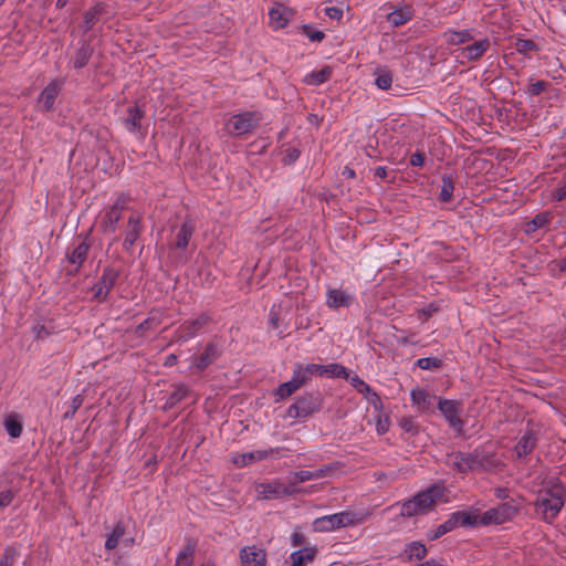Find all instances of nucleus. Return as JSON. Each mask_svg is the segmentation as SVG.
Masks as SVG:
<instances>
[{"instance_id":"1","label":"nucleus","mask_w":566,"mask_h":566,"mask_svg":"<svg viewBox=\"0 0 566 566\" xmlns=\"http://www.w3.org/2000/svg\"><path fill=\"white\" fill-rule=\"evenodd\" d=\"M565 491L559 483L548 482L537 492L534 503L536 513L546 521H553L564 506Z\"/></svg>"},{"instance_id":"2","label":"nucleus","mask_w":566,"mask_h":566,"mask_svg":"<svg viewBox=\"0 0 566 566\" xmlns=\"http://www.w3.org/2000/svg\"><path fill=\"white\" fill-rule=\"evenodd\" d=\"M446 501L444 488L436 484L401 503L400 514L403 517L422 515L430 512L438 503Z\"/></svg>"},{"instance_id":"3","label":"nucleus","mask_w":566,"mask_h":566,"mask_svg":"<svg viewBox=\"0 0 566 566\" xmlns=\"http://www.w3.org/2000/svg\"><path fill=\"white\" fill-rule=\"evenodd\" d=\"M448 462L460 472L469 470L484 469L490 470L499 465V461L493 457L481 455L479 453L455 452L448 455Z\"/></svg>"},{"instance_id":"4","label":"nucleus","mask_w":566,"mask_h":566,"mask_svg":"<svg viewBox=\"0 0 566 566\" xmlns=\"http://www.w3.org/2000/svg\"><path fill=\"white\" fill-rule=\"evenodd\" d=\"M258 112H245L231 115L224 123V129L231 136H242L252 132L261 122Z\"/></svg>"},{"instance_id":"5","label":"nucleus","mask_w":566,"mask_h":566,"mask_svg":"<svg viewBox=\"0 0 566 566\" xmlns=\"http://www.w3.org/2000/svg\"><path fill=\"white\" fill-rule=\"evenodd\" d=\"M357 523L356 515L350 512H339L331 515L317 517L313 522V528L316 532H332L340 527H346Z\"/></svg>"},{"instance_id":"6","label":"nucleus","mask_w":566,"mask_h":566,"mask_svg":"<svg viewBox=\"0 0 566 566\" xmlns=\"http://www.w3.org/2000/svg\"><path fill=\"white\" fill-rule=\"evenodd\" d=\"M518 511V505L512 502H505L496 507L490 509L486 512H483V518L485 521V526L488 525H499L510 521Z\"/></svg>"},{"instance_id":"7","label":"nucleus","mask_w":566,"mask_h":566,"mask_svg":"<svg viewBox=\"0 0 566 566\" xmlns=\"http://www.w3.org/2000/svg\"><path fill=\"white\" fill-rule=\"evenodd\" d=\"M125 200L123 198H117L116 201L105 208L99 213V226L105 233H114L116 231V224L120 219L122 211L125 208Z\"/></svg>"},{"instance_id":"8","label":"nucleus","mask_w":566,"mask_h":566,"mask_svg":"<svg viewBox=\"0 0 566 566\" xmlns=\"http://www.w3.org/2000/svg\"><path fill=\"white\" fill-rule=\"evenodd\" d=\"M412 406L422 413H433L437 396L422 388H413L410 392Z\"/></svg>"},{"instance_id":"9","label":"nucleus","mask_w":566,"mask_h":566,"mask_svg":"<svg viewBox=\"0 0 566 566\" xmlns=\"http://www.w3.org/2000/svg\"><path fill=\"white\" fill-rule=\"evenodd\" d=\"M241 566H268L266 552L256 545L244 546L240 549Z\"/></svg>"},{"instance_id":"10","label":"nucleus","mask_w":566,"mask_h":566,"mask_svg":"<svg viewBox=\"0 0 566 566\" xmlns=\"http://www.w3.org/2000/svg\"><path fill=\"white\" fill-rule=\"evenodd\" d=\"M355 301L354 293L343 289H327L326 305L332 310L349 307Z\"/></svg>"},{"instance_id":"11","label":"nucleus","mask_w":566,"mask_h":566,"mask_svg":"<svg viewBox=\"0 0 566 566\" xmlns=\"http://www.w3.org/2000/svg\"><path fill=\"white\" fill-rule=\"evenodd\" d=\"M438 409L444 416L450 426L457 430L462 429L463 422L459 417L460 403L458 401L440 399L438 400Z\"/></svg>"},{"instance_id":"12","label":"nucleus","mask_w":566,"mask_h":566,"mask_svg":"<svg viewBox=\"0 0 566 566\" xmlns=\"http://www.w3.org/2000/svg\"><path fill=\"white\" fill-rule=\"evenodd\" d=\"M451 517L458 526H485V521L483 518V513L479 510L471 509L469 511H459L451 514Z\"/></svg>"},{"instance_id":"13","label":"nucleus","mask_w":566,"mask_h":566,"mask_svg":"<svg viewBox=\"0 0 566 566\" xmlns=\"http://www.w3.org/2000/svg\"><path fill=\"white\" fill-rule=\"evenodd\" d=\"M292 15V9L282 3H275L269 10V23L274 30H280L287 25Z\"/></svg>"},{"instance_id":"14","label":"nucleus","mask_w":566,"mask_h":566,"mask_svg":"<svg viewBox=\"0 0 566 566\" xmlns=\"http://www.w3.org/2000/svg\"><path fill=\"white\" fill-rule=\"evenodd\" d=\"M293 492V488L290 485L283 484L279 481L271 483H262L256 486V493L260 499H277L283 495L291 494Z\"/></svg>"},{"instance_id":"15","label":"nucleus","mask_w":566,"mask_h":566,"mask_svg":"<svg viewBox=\"0 0 566 566\" xmlns=\"http://www.w3.org/2000/svg\"><path fill=\"white\" fill-rule=\"evenodd\" d=\"M490 44L491 42L488 38L481 39L461 48L457 56L467 61H476L489 50Z\"/></svg>"},{"instance_id":"16","label":"nucleus","mask_w":566,"mask_h":566,"mask_svg":"<svg viewBox=\"0 0 566 566\" xmlns=\"http://www.w3.org/2000/svg\"><path fill=\"white\" fill-rule=\"evenodd\" d=\"M142 233V226H140V216L137 213L130 214L126 230H125V238H124V249L126 251H130L139 238Z\"/></svg>"},{"instance_id":"17","label":"nucleus","mask_w":566,"mask_h":566,"mask_svg":"<svg viewBox=\"0 0 566 566\" xmlns=\"http://www.w3.org/2000/svg\"><path fill=\"white\" fill-rule=\"evenodd\" d=\"M117 272L113 269H105L101 280L94 285V296L104 300L115 284Z\"/></svg>"},{"instance_id":"18","label":"nucleus","mask_w":566,"mask_h":566,"mask_svg":"<svg viewBox=\"0 0 566 566\" xmlns=\"http://www.w3.org/2000/svg\"><path fill=\"white\" fill-rule=\"evenodd\" d=\"M209 317L207 315H200L199 317L184 323L178 331V338L181 342H187L195 337L197 333L207 325Z\"/></svg>"},{"instance_id":"19","label":"nucleus","mask_w":566,"mask_h":566,"mask_svg":"<svg viewBox=\"0 0 566 566\" xmlns=\"http://www.w3.org/2000/svg\"><path fill=\"white\" fill-rule=\"evenodd\" d=\"M274 452H275L274 449L256 450V451L237 454L233 457L232 460L237 467H245L251 463L265 460V459L270 458L272 454H274Z\"/></svg>"},{"instance_id":"20","label":"nucleus","mask_w":566,"mask_h":566,"mask_svg":"<svg viewBox=\"0 0 566 566\" xmlns=\"http://www.w3.org/2000/svg\"><path fill=\"white\" fill-rule=\"evenodd\" d=\"M218 348L214 344L209 343L203 353L200 356H192L191 357V366L197 369H205L208 367L214 359L218 357Z\"/></svg>"},{"instance_id":"21","label":"nucleus","mask_w":566,"mask_h":566,"mask_svg":"<svg viewBox=\"0 0 566 566\" xmlns=\"http://www.w3.org/2000/svg\"><path fill=\"white\" fill-rule=\"evenodd\" d=\"M61 83L54 81L50 83L41 93L39 104L45 109L50 111L60 93Z\"/></svg>"},{"instance_id":"22","label":"nucleus","mask_w":566,"mask_h":566,"mask_svg":"<svg viewBox=\"0 0 566 566\" xmlns=\"http://www.w3.org/2000/svg\"><path fill=\"white\" fill-rule=\"evenodd\" d=\"M317 554L315 546H307L298 551L293 552L290 555L292 566H306L312 563Z\"/></svg>"},{"instance_id":"23","label":"nucleus","mask_w":566,"mask_h":566,"mask_svg":"<svg viewBox=\"0 0 566 566\" xmlns=\"http://www.w3.org/2000/svg\"><path fill=\"white\" fill-rule=\"evenodd\" d=\"M413 17V10L409 6H402L395 9L387 15L388 22L394 27L406 24Z\"/></svg>"},{"instance_id":"24","label":"nucleus","mask_w":566,"mask_h":566,"mask_svg":"<svg viewBox=\"0 0 566 566\" xmlns=\"http://www.w3.org/2000/svg\"><path fill=\"white\" fill-rule=\"evenodd\" d=\"M552 220L549 212H542L536 214L532 220L525 222L524 232L528 235H533L536 231L545 229Z\"/></svg>"},{"instance_id":"25","label":"nucleus","mask_w":566,"mask_h":566,"mask_svg":"<svg viewBox=\"0 0 566 566\" xmlns=\"http://www.w3.org/2000/svg\"><path fill=\"white\" fill-rule=\"evenodd\" d=\"M193 230L195 226L190 221H185L177 232L175 247L177 249H186L190 238L192 237Z\"/></svg>"},{"instance_id":"26","label":"nucleus","mask_w":566,"mask_h":566,"mask_svg":"<svg viewBox=\"0 0 566 566\" xmlns=\"http://www.w3.org/2000/svg\"><path fill=\"white\" fill-rule=\"evenodd\" d=\"M142 118L143 112L138 106L129 107L127 111V117L124 120L125 127L132 133L138 132Z\"/></svg>"},{"instance_id":"27","label":"nucleus","mask_w":566,"mask_h":566,"mask_svg":"<svg viewBox=\"0 0 566 566\" xmlns=\"http://www.w3.org/2000/svg\"><path fill=\"white\" fill-rule=\"evenodd\" d=\"M375 84L380 90H388L392 84V73L389 69L379 66L374 71Z\"/></svg>"},{"instance_id":"28","label":"nucleus","mask_w":566,"mask_h":566,"mask_svg":"<svg viewBox=\"0 0 566 566\" xmlns=\"http://www.w3.org/2000/svg\"><path fill=\"white\" fill-rule=\"evenodd\" d=\"M90 250V244L86 241H82L74 250L67 255L70 263L75 265L76 269L84 262Z\"/></svg>"},{"instance_id":"29","label":"nucleus","mask_w":566,"mask_h":566,"mask_svg":"<svg viewBox=\"0 0 566 566\" xmlns=\"http://www.w3.org/2000/svg\"><path fill=\"white\" fill-rule=\"evenodd\" d=\"M535 436L533 432L525 433L520 441L517 442L515 447V452L518 458L526 457L534 448L535 446Z\"/></svg>"},{"instance_id":"30","label":"nucleus","mask_w":566,"mask_h":566,"mask_svg":"<svg viewBox=\"0 0 566 566\" xmlns=\"http://www.w3.org/2000/svg\"><path fill=\"white\" fill-rule=\"evenodd\" d=\"M332 74L329 66H325L317 71H312L304 76V82L308 85H319L326 82Z\"/></svg>"},{"instance_id":"31","label":"nucleus","mask_w":566,"mask_h":566,"mask_svg":"<svg viewBox=\"0 0 566 566\" xmlns=\"http://www.w3.org/2000/svg\"><path fill=\"white\" fill-rule=\"evenodd\" d=\"M4 428L12 438H18L22 433V423L18 415H10L4 419Z\"/></svg>"},{"instance_id":"32","label":"nucleus","mask_w":566,"mask_h":566,"mask_svg":"<svg viewBox=\"0 0 566 566\" xmlns=\"http://www.w3.org/2000/svg\"><path fill=\"white\" fill-rule=\"evenodd\" d=\"M104 12V7L101 4L95 6L93 9H91L88 12L84 15V23L83 29L84 31L91 30L96 22L99 20V17Z\"/></svg>"},{"instance_id":"33","label":"nucleus","mask_w":566,"mask_h":566,"mask_svg":"<svg viewBox=\"0 0 566 566\" xmlns=\"http://www.w3.org/2000/svg\"><path fill=\"white\" fill-rule=\"evenodd\" d=\"M444 36L448 43L452 45L463 44L469 42L472 39V35L469 30L462 31H448L444 33Z\"/></svg>"},{"instance_id":"34","label":"nucleus","mask_w":566,"mask_h":566,"mask_svg":"<svg viewBox=\"0 0 566 566\" xmlns=\"http://www.w3.org/2000/svg\"><path fill=\"white\" fill-rule=\"evenodd\" d=\"M405 552L407 554L408 559L420 560V559L424 558V556L427 554V548L420 542H411L410 544H408Z\"/></svg>"},{"instance_id":"35","label":"nucleus","mask_w":566,"mask_h":566,"mask_svg":"<svg viewBox=\"0 0 566 566\" xmlns=\"http://www.w3.org/2000/svg\"><path fill=\"white\" fill-rule=\"evenodd\" d=\"M454 528H455V524H454L452 517L450 516L444 523L440 524L433 531H430L427 534V537L430 541H434V539H438L439 537H441L442 535L451 532Z\"/></svg>"},{"instance_id":"36","label":"nucleus","mask_w":566,"mask_h":566,"mask_svg":"<svg viewBox=\"0 0 566 566\" xmlns=\"http://www.w3.org/2000/svg\"><path fill=\"white\" fill-rule=\"evenodd\" d=\"M91 55H92V49L88 45L81 46L76 51V53L72 60L73 66L75 69L83 67L88 62Z\"/></svg>"},{"instance_id":"37","label":"nucleus","mask_w":566,"mask_h":566,"mask_svg":"<svg viewBox=\"0 0 566 566\" xmlns=\"http://www.w3.org/2000/svg\"><path fill=\"white\" fill-rule=\"evenodd\" d=\"M324 377H329V378L337 377V378L346 379V378H348V371L344 366L333 363V364L324 365Z\"/></svg>"},{"instance_id":"38","label":"nucleus","mask_w":566,"mask_h":566,"mask_svg":"<svg viewBox=\"0 0 566 566\" xmlns=\"http://www.w3.org/2000/svg\"><path fill=\"white\" fill-rule=\"evenodd\" d=\"M298 389V386L292 379L285 381L279 386L275 391L276 401L284 400L294 394Z\"/></svg>"},{"instance_id":"39","label":"nucleus","mask_w":566,"mask_h":566,"mask_svg":"<svg viewBox=\"0 0 566 566\" xmlns=\"http://www.w3.org/2000/svg\"><path fill=\"white\" fill-rule=\"evenodd\" d=\"M454 186L452 178L448 175H444L442 177V185H441V191L439 195V198L443 202H448L452 199Z\"/></svg>"},{"instance_id":"40","label":"nucleus","mask_w":566,"mask_h":566,"mask_svg":"<svg viewBox=\"0 0 566 566\" xmlns=\"http://www.w3.org/2000/svg\"><path fill=\"white\" fill-rule=\"evenodd\" d=\"M310 378L306 366H303L302 364H296L294 366L291 379L296 384V386H298V388H301Z\"/></svg>"},{"instance_id":"41","label":"nucleus","mask_w":566,"mask_h":566,"mask_svg":"<svg viewBox=\"0 0 566 566\" xmlns=\"http://www.w3.org/2000/svg\"><path fill=\"white\" fill-rule=\"evenodd\" d=\"M125 534V526L122 523H117L112 532V534L107 537L105 542V547L107 549H113L117 546L118 541Z\"/></svg>"},{"instance_id":"42","label":"nucleus","mask_w":566,"mask_h":566,"mask_svg":"<svg viewBox=\"0 0 566 566\" xmlns=\"http://www.w3.org/2000/svg\"><path fill=\"white\" fill-rule=\"evenodd\" d=\"M193 552L195 548L191 545H187V547L178 554L175 566H191Z\"/></svg>"},{"instance_id":"43","label":"nucleus","mask_w":566,"mask_h":566,"mask_svg":"<svg viewBox=\"0 0 566 566\" xmlns=\"http://www.w3.org/2000/svg\"><path fill=\"white\" fill-rule=\"evenodd\" d=\"M305 400H298L294 405L290 406L287 413L290 417H305L310 413V410L305 406Z\"/></svg>"},{"instance_id":"44","label":"nucleus","mask_w":566,"mask_h":566,"mask_svg":"<svg viewBox=\"0 0 566 566\" xmlns=\"http://www.w3.org/2000/svg\"><path fill=\"white\" fill-rule=\"evenodd\" d=\"M349 384L360 394L369 392V385L365 382L361 378H359L357 375L350 376L348 374V378H346Z\"/></svg>"},{"instance_id":"45","label":"nucleus","mask_w":566,"mask_h":566,"mask_svg":"<svg viewBox=\"0 0 566 566\" xmlns=\"http://www.w3.org/2000/svg\"><path fill=\"white\" fill-rule=\"evenodd\" d=\"M310 480H315V475L312 474V471L302 470L293 474L290 486L292 488V485L295 483H302Z\"/></svg>"},{"instance_id":"46","label":"nucleus","mask_w":566,"mask_h":566,"mask_svg":"<svg viewBox=\"0 0 566 566\" xmlns=\"http://www.w3.org/2000/svg\"><path fill=\"white\" fill-rule=\"evenodd\" d=\"M417 366L421 369H436L440 366V360L436 358L424 357L417 360Z\"/></svg>"},{"instance_id":"47","label":"nucleus","mask_w":566,"mask_h":566,"mask_svg":"<svg viewBox=\"0 0 566 566\" xmlns=\"http://www.w3.org/2000/svg\"><path fill=\"white\" fill-rule=\"evenodd\" d=\"M535 50V43L531 40H518L516 42V51L523 54Z\"/></svg>"},{"instance_id":"48","label":"nucleus","mask_w":566,"mask_h":566,"mask_svg":"<svg viewBox=\"0 0 566 566\" xmlns=\"http://www.w3.org/2000/svg\"><path fill=\"white\" fill-rule=\"evenodd\" d=\"M303 33L311 40V41H322L324 38V33L318 30L312 29L310 25H305L303 28Z\"/></svg>"},{"instance_id":"49","label":"nucleus","mask_w":566,"mask_h":566,"mask_svg":"<svg viewBox=\"0 0 566 566\" xmlns=\"http://www.w3.org/2000/svg\"><path fill=\"white\" fill-rule=\"evenodd\" d=\"M83 403V397L81 395H76L71 402L70 409L65 412V417H73L75 412L80 409Z\"/></svg>"},{"instance_id":"50","label":"nucleus","mask_w":566,"mask_h":566,"mask_svg":"<svg viewBox=\"0 0 566 566\" xmlns=\"http://www.w3.org/2000/svg\"><path fill=\"white\" fill-rule=\"evenodd\" d=\"M307 371L311 376H321L324 377V365L319 364H308L306 365Z\"/></svg>"},{"instance_id":"51","label":"nucleus","mask_w":566,"mask_h":566,"mask_svg":"<svg viewBox=\"0 0 566 566\" xmlns=\"http://www.w3.org/2000/svg\"><path fill=\"white\" fill-rule=\"evenodd\" d=\"M324 11L325 14L333 20H339L343 17V10L337 7H327Z\"/></svg>"},{"instance_id":"52","label":"nucleus","mask_w":566,"mask_h":566,"mask_svg":"<svg viewBox=\"0 0 566 566\" xmlns=\"http://www.w3.org/2000/svg\"><path fill=\"white\" fill-rule=\"evenodd\" d=\"M13 500V493L10 490L0 492V507L8 506Z\"/></svg>"},{"instance_id":"53","label":"nucleus","mask_w":566,"mask_h":566,"mask_svg":"<svg viewBox=\"0 0 566 566\" xmlns=\"http://www.w3.org/2000/svg\"><path fill=\"white\" fill-rule=\"evenodd\" d=\"M300 157V151L296 148H287L284 156L285 164H292Z\"/></svg>"},{"instance_id":"54","label":"nucleus","mask_w":566,"mask_h":566,"mask_svg":"<svg viewBox=\"0 0 566 566\" xmlns=\"http://www.w3.org/2000/svg\"><path fill=\"white\" fill-rule=\"evenodd\" d=\"M545 88V83L543 81H537L534 83H531L528 86V93L532 95H538L541 94Z\"/></svg>"},{"instance_id":"55","label":"nucleus","mask_w":566,"mask_h":566,"mask_svg":"<svg viewBox=\"0 0 566 566\" xmlns=\"http://www.w3.org/2000/svg\"><path fill=\"white\" fill-rule=\"evenodd\" d=\"M365 398L373 403L375 407H378L380 405V398L379 396L369 387V392L363 394Z\"/></svg>"},{"instance_id":"56","label":"nucleus","mask_w":566,"mask_h":566,"mask_svg":"<svg viewBox=\"0 0 566 566\" xmlns=\"http://www.w3.org/2000/svg\"><path fill=\"white\" fill-rule=\"evenodd\" d=\"M365 398L373 403L375 407H378L380 405V398L379 396L369 387V392L363 394Z\"/></svg>"},{"instance_id":"57","label":"nucleus","mask_w":566,"mask_h":566,"mask_svg":"<svg viewBox=\"0 0 566 566\" xmlns=\"http://www.w3.org/2000/svg\"><path fill=\"white\" fill-rule=\"evenodd\" d=\"M187 389L184 386L176 388V391L171 395L170 401L175 402L182 399L186 396Z\"/></svg>"},{"instance_id":"58","label":"nucleus","mask_w":566,"mask_h":566,"mask_svg":"<svg viewBox=\"0 0 566 566\" xmlns=\"http://www.w3.org/2000/svg\"><path fill=\"white\" fill-rule=\"evenodd\" d=\"M12 562H13V553L10 551H7L0 560V566H12Z\"/></svg>"},{"instance_id":"59","label":"nucleus","mask_w":566,"mask_h":566,"mask_svg":"<svg viewBox=\"0 0 566 566\" xmlns=\"http://www.w3.org/2000/svg\"><path fill=\"white\" fill-rule=\"evenodd\" d=\"M423 161H424V158L420 153L412 154L410 157V164L412 166H422Z\"/></svg>"},{"instance_id":"60","label":"nucleus","mask_w":566,"mask_h":566,"mask_svg":"<svg viewBox=\"0 0 566 566\" xmlns=\"http://www.w3.org/2000/svg\"><path fill=\"white\" fill-rule=\"evenodd\" d=\"M331 471H332L331 467H324V468H321L318 470L312 471V474L315 475V480H316V479H321L323 476H326Z\"/></svg>"},{"instance_id":"61","label":"nucleus","mask_w":566,"mask_h":566,"mask_svg":"<svg viewBox=\"0 0 566 566\" xmlns=\"http://www.w3.org/2000/svg\"><path fill=\"white\" fill-rule=\"evenodd\" d=\"M388 427H389V426H388V421H387V419H385V420L379 419V420H378V423H377V431H378V433H385V432H387Z\"/></svg>"},{"instance_id":"62","label":"nucleus","mask_w":566,"mask_h":566,"mask_svg":"<svg viewBox=\"0 0 566 566\" xmlns=\"http://www.w3.org/2000/svg\"><path fill=\"white\" fill-rule=\"evenodd\" d=\"M400 424L408 432L413 430V421L411 419H402Z\"/></svg>"},{"instance_id":"63","label":"nucleus","mask_w":566,"mask_h":566,"mask_svg":"<svg viewBox=\"0 0 566 566\" xmlns=\"http://www.w3.org/2000/svg\"><path fill=\"white\" fill-rule=\"evenodd\" d=\"M291 542L293 546H298L302 543V535L300 533H293L291 536Z\"/></svg>"},{"instance_id":"64","label":"nucleus","mask_w":566,"mask_h":566,"mask_svg":"<svg viewBox=\"0 0 566 566\" xmlns=\"http://www.w3.org/2000/svg\"><path fill=\"white\" fill-rule=\"evenodd\" d=\"M386 175H387L386 167L379 166L375 169L376 177L384 179L386 177Z\"/></svg>"}]
</instances>
